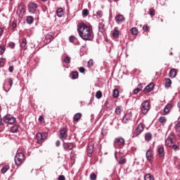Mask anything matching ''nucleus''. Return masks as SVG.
Returning a JSON list of instances; mask_svg holds the SVG:
<instances>
[{"mask_svg":"<svg viewBox=\"0 0 180 180\" xmlns=\"http://www.w3.org/2000/svg\"><path fill=\"white\" fill-rule=\"evenodd\" d=\"M77 32L79 37L82 40L91 41L94 39V32L91 30V27L82 22L77 25Z\"/></svg>","mask_w":180,"mask_h":180,"instance_id":"1","label":"nucleus"},{"mask_svg":"<svg viewBox=\"0 0 180 180\" xmlns=\"http://www.w3.org/2000/svg\"><path fill=\"white\" fill-rule=\"evenodd\" d=\"M25 155L22 153H16L14 158L15 164L17 167L22 165L25 162Z\"/></svg>","mask_w":180,"mask_h":180,"instance_id":"2","label":"nucleus"},{"mask_svg":"<svg viewBox=\"0 0 180 180\" xmlns=\"http://www.w3.org/2000/svg\"><path fill=\"white\" fill-rule=\"evenodd\" d=\"M114 147L115 148H122L124 147V139L119 136L114 139Z\"/></svg>","mask_w":180,"mask_h":180,"instance_id":"3","label":"nucleus"},{"mask_svg":"<svg viewBox=\"0 0 180 180\" xmlns=\"http://www.w3.org/2000/svg\"><path fill=\"white\" fill-rule=\"evenodd\" d=\"M25 13H26V7L25 6V4L20 3L18 7L17 15L19 18H22L25 16Z\"/></svg>","mask_w":180,"mask_h":180,"instance_id":"4","label":"nucleus"},{"mask_svg":"<svg viewBox=\"0 0 180 180\" xmlns=\"http://www.w3.org/2000/svg\"><path fill=\"white\" fill-rule=\"evenodd\" d=\"M141 110L143 113V115H147L148 113V111L150 110V103L147 101H144L142 102L141 105Z\"/></svg>","mask_w":180,"mask_h":180,"instance_id":"5","label":"nucleus"},{"mask_svg":"<svg viewBox=\"0 0 180 180\" xmlns=\"http://www.w3.org/2000/svg\"><path fill=\"white\" fill-rule=\"evenodd\" d=\"M143 131H144V125H143V123H139L136 129H135V133L133 135V138L134 137H137V136H140V134H141V133H143Z\"/></svg>","mask_w":180,"mask_h":180,"instance_id":"6","label":"nucleus"},{"mask_svg":"<svg viewBox=\"0 0 180 180\" xmlns=\"http://www.w3.org/2000/svg\"><path fill=\"white\" fill-rule=\"evenodd\" d=\"M4 123H8L9 124H13L16 122V118L11 115H6L3 117Z\"/></svg>","mask_w":180,"mask_h":180,"instance_id":"7","label":"nucleus"},{"mask_svg":"<svg viewBox=\"0 0 180 180\" xmlns=\"http://www.w3.org/2000/svg\"><path fill=\"white\" fill-rule=\"evenodd\" d=\"M146 157L149 164H153L154 161V152L153 151V150H148L146 153Z\"/></svg>","mask_w":180,"mask_h":180,"instance_id":"8","label":"nucleus"},{"mask_svg":"<svg viewBox=\"0 0 180 180\" xmlns=\"http://www.w3.org/2000/svg\"><path fill=\"white\" fill-rule=\"evenodd\" d=\"M156 153H158V155L160 157V158H164L165 157V150L164 149V146H158Z\"/></svg>","mask_w":180,"mask_h":180,"instance_id":"9","label":"nucleus"},{"mask_svg":"<svg viewBox=\"0 0 180 180\" xmlns=\"http://www.w3.org/2000/svg\"><path fill=\"white\" fill-rule=\"evenodd\" d=\"M59 139L62 140V141H64L67 137H68V134H67V129L63 128L59 131V135H58Z\"/></svg>","mask_w":180,"mask_h":180,"instance_id":"10","label":"nucleus"},{"mask_svg":"<svg viewBox=\"0 0 180 180\" xmlns=\"http://www.w3.org/2000/svg\"><path fill=\"white\" fill-rule=\"evenodd\" d=\"M36 137H37L38 144H41V143L44 140H46V139H47V134L38 133V134H37Z\"/></svg>","mask_w":180,"mask_h":180,"instance_id":"11","label":"nucleus"},{"mask_svg":"<svg viewBox=\"0 0 180 180\" xmlns=\"http://www.w3.org/2000/svg\"><path fill=\"white\" fill-rule=\"evenodd\" d=\"M63 146L65 151H70L74 148V143H65V141H63Z\"/></svg>","mask_w":180,"mask_h":180,"instance_id":"12","label":"nucleus"},{"mask_svg":"<svg viewBox=\"0 0 180 180\" xmlns=\"http://www.w3.org/2000/svg\"><path fill=\"white\" fill-rule=\"evenodd\" d=\"M37 10V4L36 3H29L28 4V11L30 13H34Z\"/></svg>","mask_w":180,"mask_h":180,"instance_id":"13","label":"nucleus"},{"mask_svg":"<svg viewBox=\"0 0 180 180\" xmlns=\"http://www.w3.org/2000/svg\"><path fill=\"white\" fill-rule=\"evenodd\" d=\"M115 20L117 25H122V23H123V22H124L125 18L123 15L118 14L115 16Z\"/></svg>","mask_w":180,"mask_h":180,"instance_id":"14","label":"nucleus"},{"mask_svg":"<svg viewBox=\"0 0 180 180\" xmlns=\"http://www.w3.org/2000/svg\"><path fill=\"white\" fill-rule=\"evenodd\" d=\"M153 90H154V83H150L144 88L143 92L144 94H148Z\"/></svg>","mask_w":180,"mask_h":180,"instance_id":"15","label":"nucleus"},{"mask_svg":"<svg viewBox=\"0 0 180 180\" xmlns=\"http://www.w3.org/2000/svg\"><path fill=\"white\" fill-rule=\"evenodd\" d=\"M130 119H131V112H127L123 117L122 123H128Z\"/></svg>","mask_w":180,"mask_h":180,"instance_id":"16","label":"nucleus"},{"mask_svg":"<svg viewBox=\"0 0 180 180\" xmlns=\"http://www.w3.org/2000/svg\"><path fill=\"white\" fill-rule=\"evenodd\" d=\"M172 104L171 103H168L165 105V108H164V115H168V113H169L171 109H172Z\"/></svg>","mask_w":180,"mask_h":180,"instance_id":"17","label":"nucleus"},{"mask_svg":"<svg viewBox=\"0 0 180 180\" xmlns=\"http://www.w3.org/2000/svg\"><path fill=\"white\" fill-rule=\"evenodd\" d=\"M27 44V41L26 40V38H23L20 44L21 50H26V49H27V46H26Z\"/></svg>","mask_w":180,"mask_h":180,"instance_id":"18","label":"nucleus"},{"mask_svg":"<svg viewBox=\"0 0 180 180\" xmlns=\"http://www.w3.org/2000/svg\"><path fill=\"white\" fill-rule=\"evenodd\" d=\"M174 141H172V136H169L166 140H165V145L167 147H172V143Z\"/></svg>","mask_w":180,"mask_h":180,"instance_id":"19","label":"nucleus"},{"mask_svg":"<svg viewBox=\"0 0 180 180\" xmlns=\"http://www.w3.org/2000/svg\"><path fill=\"white\" fill-rule=\"evenodd\" d=\"M115 158L117 161H118V163L122 165L123 164H126V160L123 158H120V159L117 158V155H116V151L115 152Z\"/></svg>","mask_w":180,"mask_h":180,"instance_id":"20","label":"nucleus"},{"mask_svg":"<svg viewBox=\"0 0 180 180\" xmlns=\"http://www.w3.org/2000/svg\"><path fill=\"white\" fill-rule=\"evenodd\" d=\"M81 117H82V113L81 112H77L76 113L74 117H73V121L74 122H79L81 120Z\"/></svg>","mask_w":180,"mask_h":180,"instance_id":"21","label":"nucleus"},{"mask_svg":"<svg viewBox=\"0 0 180 180\" xmlns=\"http://www.w3.org/2000/svg\"><path fill=\"white\" fill-rule=\"evenodd\" d=\"M87 153L89 155H91L92 153H94V144L92 143H89L88 147H87Z\"/></svg>","mask_w":180,"mask_h":180,"instance_id":"22","label":"nucleus"},{"mask_svg":"<svg viewBox=\"0 0 180 180\" xmlns=\"http://www.w3.org/2000/svg\"><path fill=\"white\" fill-rule=\"evenodd\" d=\"M98 31L100 33H103V32H105V24L103 22L98 23Z\"/></svg>","mask_w":180,"mask_h":180,"instance_id":"23","label":"nucleus"},{"mask_svg":"<svg viewBox=\"0 0 180 180\" xmlns=\"http://www.w3.org/2000/svg\"><path fill=\"white\" fill-rule=\"evenodd\" d=\"M8 84L10 85V86L8 90L5 89V86H4V89L5 92H8L12 88V85H13V79H12V78L8 79Z\"/></svg>","mask_w":180,"mask_h":180,"instance_id":"24","label":"nucleus"},{"mask_svg":"<svg viewBox=\"0 0 180 180\" xmlns=\"http://www.w3.org/2000/svg\"><path fill=\"white\" fill-rule=\"evenodd\" d=\"M175 77H176V71H175V69L172 68L169 71V77L175 78Z\"/></svg>","mask_w":180,"mask_h":180,"instance_id":"25","label":"nucleus"},{"mask_svg":"<svg viewBox=\"0 0 180 180\" xmlns=\"http://www.w3.org/2000/svg\"><path fill=\"white\" fill-rule=\"evenodd\" d=\"M172 85V81L169 78H165V86L166 88H169Z\"/></svg>","mask_w":180,"mask_h":180,"instance_id":"26","label":"nucleus"},{"mask_svg":"<svg viewBox=\"0 0 180 180\" xmlns=\"http://www.w3.org/2000/svg\"><path fill=\"white\" fill-rule=\"evenodd\" d=\"M143 178L144 180H155L154 176L150 174H146Z\"/></svg>","mask_w":180,"mask_h":180,"instance_id":"27","label":"nucleus"},{"mask_svg":"<svg viewBox=\"0 0 180 180\" xmlns=\"http://www.w3.org/2000/svg\"><path fill=\"white\" fill-rule=\"evenodd\" d=\"M18 130H19V127L17 124L13 125L11 128V133H18Z\"/></svg>","mask_w":180,"mask_h":180,"instance_id":"28","label":"nucleus"},{"mask_svg":"<svg viewBox=\"0 0 180 180\" xmlns=\"http://www.w3.org/2000/svg\"><path fill=\"white\" fill-rule=\"evenodd\" d=\"M57 16H58V18H61L63 15H64V11H63V8H58L57 11Z\"/></svg>","mask_w":180,"mask_h":180,"instance_id":"29","label":"nucleus"},{"mask_svg":"<svg viewBox=\"0 0 180 180\" xmlns=\"http://www.w3.org/2000/svg\"><path fill=\"white\" fill-rule=\"evenodd\" d=\"M120 34V32H119V30H115L114 32H112V36L115 39H119Z\"/></svg>","mask_w":180,"mask_h":180,"instance_id":"30","label":"nucleus"},{"mask_svg":"<svg viewBox=\"0 0 180 180\" xmlns=\"http://www.w3.org/2000/svg\"><path fill=\"white\" fill-rule=\"evenodd\" d=\"M112 96H113V98H119V89H115L113 90Z\"/></svg>","mask_w":180,"mask_h":180,"instance_id":"31","label":"nucleus"},{"mask_svg":"<svg viewBox=\"0 0 180 180\" xmlns=\"http://www.w3.org/2000/svg\"><path fill=\"white\" fill-rule=\"evenodd\" d=\"M151 139H153V135H151L150 133H146L145 134V140H146V141H150Z\"/></svg>","mask_w":180,"mask_h":180,"instance_id":"32","label":"nucleus"},{"mask_svg":"<svg viewBox=\"0 0 180 180\" xmlns=\"http://www.w3.org/2000/svg\"><path fill=\"white\" fill-rule=\"evenodd\" d=\"M34 21V18H33L32 16H28L27 18V23L28 25H32V23H33Z\"/></svg>","mask_w":180,"mask_h":180,"instance_id":"33","label":"nucleus"},{"mask_svg":"<svg viewBox=\"0 0 180 180\" xmlns=\"http://www.w3.org/2000/svg\"><path fill=\"white\" fill-rule=\"evenodd\" d=\"M131 33L134 36H137V34L139 33V30H137V28H136V27H132L131 29Z\"/></svg>","mask_w":180,"mask_h":180,"instance_id":"34","label":"nucleus"},{"mask_svg":"<svg viewBox=\"0 0 180 180\" xmlns=\"http://www.w3.org/2000/svg\"><path fill=\"white\" fill-rule=\"evenodd\" d=\"M64 63H65V64H70V63H71V57L70 56H65L64 58Z\"/></svg>","mask_w":180,"mask_h":180,"instance_id":"35","label":"nucleus"},{"mask_svg":"<svg viewBox=\"0 0 180 180\" xmlns=\"http://www.w3.org/2000/svg\"><path fill=\"white\" fill-rule=\"evenodd\" d=\"M78 77V72H73L72 73V79H77Z\"/></svg>","mask_w":180,"mask_h":180,"instance_id":"36","label":"nucleus"},{"mask_svg":"<svg viewBox=\"0 0 180 180\" xmlns=\"http://www.w3.org/2000/svg\"><path fill=\"white\" fill-rule=\"evenodd\" d=\"M149 15L153 18V16H155V10L154 8L149 9Z\"/></svg>","mask_w":180,"mask_h":180,"instance_id":"37","label":"nucleus"},{"mask_svg":"<svg viewBox=\"0 0 180 180\" xmlns=\"http://www.w3.org/2000/svg\"><path fill=\"white\" fill-rule=\"evenodd\" d=\"M115 113L116 115H120V113H122V108H120V106L116 107Z\"/></svg>","mask_w":180,"mask_h":180,"instance_id":"38","label":"nucleus"},{"mask_svg":"<svg viewBox=\"0 0 180 180\" xmlns=\"http://www.w3.org/2000/svg\"><path fill=\"white\" fill-rule=\"evenodd\" d=\"M96 98H97V99H101V98H102V91H98L96 93Z\"/></svg>","mask_w":180,"mask_h":180,"instance_id":"39","label":"nucleus"},{"mask_svg":"<svg viewBox=\"0 0 180 180\" xmlns=\"http://www.w3.org/2000/svg\"><path fill=\"white\" fill-rule=\"evenodd\" d=\"M172 148V149L174 150V151H179V146L174 144V145H172V146H170Z\"/></svg>","mask_w":180,"mask_h":180,"instance_id":"40","label":"nucleus"},{"mask_svg":"<svg viewBox=\"0 0 180 180\" xmlns=\"http://www.w3.org/2000/svg\"><path fill=\"white\" fill-rule=\"evenodd\" d=\"M174 129L176 131H180V120L176 124Z\"/></svg>","mask_w":180,"mask_h":180,"instance_id":"41","label":"nucleus"},{"mask_svg":"<svg viewBox=\"0 0 180 180\" xmlns=\"http://www.w3.org/2000/svg\"><path fill=\"white\" fill-rule=\"evenodd\" d=\"M46 39H49V40H53L54 38L53 37V33H48L46 36Z\"/></svg>","mask_w":180,"mask_h":180,"instance_id":"42","label":"nucleus"},{"mask_svg":"<svg viewBox=\"0 0 180 180\" xmlns=\"http://www.w3.org/2000/svg\"><path fill=\"white\" fill-rule=\"evenodd\" d=\"M160 123H166L167 122V118L165 117H160L159 118Z\"/></svg>","mask_w":180,"mask_h":180,"instance_id":"43","label":"nucleus"},{"mask_svg":"<svg viewBox=\"0 0 180 180\" xmlns=\"http://www.w3.org/2000/svg\"><path fill=\"white\" fill-rule=\"evenodd\" d=\"M75 40H77V38L75 37V36L72 35L69 37V41L70 43H74Z\"/></svg>","mask_w":180,"mask_h":180,"instance_id":"44","label":"nucleus"},{"mask_svg":"<svg viewBox=\"0 0 180 180\" xmlns=\"http://www.w3.org/2000/svg\"><path fill=\"white\" fill-rule=\"evenodd\" d=\"M96 178H97L96 174H95V173H91V174H90V179H91V180H96Z\"/></svg>","mask_w":180,"mask_h":180,"instance_id":"45","label":"nucleus"},{"mask_svg":"<svg viewBox=\"0 0 180 180\" xmlns=\"http://www.w3.org/2000/svg\"><path fill=\"white\" fill-rule=\"evenodd\" d=\"M88 15H89V11L88 9H84L82 11V16H87Z\"/></svg>","mask_w":180,"mask_h":180,"instance_id":"46","label":"nucleus"},{"mask_svg":"<svg viewBox=\"0 0 180 180\" xmlns=\"http://www.w3.org/2000/svg\"><path fill=\"white\" fill-rule=\"evenodd\" d=\"M8 166H4L1 169V174H6V172L8 171Z\"/></svg>","mask_w":180,"mask_h":180,"instance_id":"47","label":"nucleus"},{"mask_svg":"<svg viewBox=\"0 0 180 180\" xmlns=\"http://www.w3.org/2000/svg\"><path fill=\"white\" fill-rule=\"evenodd\" d=\"M88 67L89 68H91V67H92L94 65V60L92 59H90L89 61H88Z\"/></svg>","mask_w":180,"mask_h":180,"instance_id":"48","label":"nucleus"},{"mask_svg":"<svg viewBox=\"0 0 180 180\" xmlns=\"http://www.w3.org/2000/svg\"><path fill=\"white\" fill-rule=\"evenodd\" d=\"M5 46H0V56L4 54V53H5Z\"/></svg>","mask_w":180,"mask_h":180,"instance_id":"49","label":"nucleus"},{"mask_svg":"<svg viewBox=\"0 0 180 180\" xmlns=\"http://www.w3.org/2000/svg\"><path fill=\"white\" fill-rule=\"evenodd\" d=\"M5 65V60L4 58H0V67H4Z\"/></svg>","mask_w":180,"mask_h":180,"instance_id":"50","label":"nucleus"},{"mask_svg":"<svg viewBox=\"0 0 180 180\" xmlns=\"http://www.w3.org/2000/svg\"><path fill=\"white\" fill-rule=\"evenodd\" d=\"M97 16H99L100 18H102V16H103V13L102 12V11H98L96 13Z\"/></svg>","mask_w":180,"mask_h":180,"instance_id":"51","label":"nucleus"},{"mask_svg":"<svg viewBox=\"0 0 180 180\" xmlns=\"http://www.w3.org/2000/svg\"><path fill=\"white\" fill-rule=\"evenodd\" d=\"M79 72H81L82 74H84V72H85V68H84V67H80V68H79Z\"/></svg>","mask_w":180,"mask_h":180,"instance_id":"52","label":"nucleus"},{"mask_svg":"<svg viewBox=\"0 0 180 180\" xmlns=\"http://www.w3.org/2000/svg\"><path fill=\"white\" fill-rule=\"evenodd\" d=\"M8 46H9L10 49H15L14 42H9Z\"/></svg>","mask_w":180,"mask_h":180,"instance_id":"53","label":"nucleus"},{"mask_svg":"<svg viewBox=\"0 0 180 180\" xmlns=\"http://www.w3.org/2000/svg\"><path fill=\"white\" fill-rule=\"evenodd\" d=\"M58 180H65V176H64V175H60Z\"/></svg>","mask_w":180,"mask_h":180,"instance_id":"54","label":"nucleus"},{"mask_svg":"<svg viewBox=\"0 0 180 180\" xmlns=\"http://www.w3.org/2000/svg\"><path fill=\"white\" fill-rule=\"evenodd\" d=\"M9 72H13V66H10L8 68Z\"/></svg>","mask_w":180,"mask_h":180,"instance_id":"55","label":"nucleus"},{"mask_svg":"<svg viewBox=\"0 0 180 180\" xmlns=\"http://www.w3.org/2000/svg\"><path fill=\"white\" fill-rule=\"evenodd\" d=\"M38 120L39 122H41L42 120H44V117H43V115L39 116Z\"/></svg>","mask_w":180,"mask_h":180,"instance_id":"56","label":"nucleus"},{"mask_svg":"<svg viewBox=\"0 0 180 180\" xmlns=\"http://www.w3.org/2000/svg\"><path fill=\"white\" fill-rule=\"evenodd\" d=\"M143 30H144V32H147V30H148V27L147 25H144L143 27Z\"/></svg>","mask_w":180,"mask_h":180,"instance_id":"57","label":"nucleus"},{"mask_svg":"<svg viewBox=\"0 0 180 180\" xmlns=\"http://www.w3.org/2000/svg\"><path fill=\"white\" fill-rule=\"evenodd\" d=\"M12 26H13V29H15V27H17L18 25L16 24V22H13Z\"/></svg>","mask_w":180,"mask_h":180,"instance_id":"58","label":"nucleus"},{"mask_svg":"<svg viewBox=\"0 0 180 180\" xmlns=\"http://www.w3.org/2000/svg\"><path fill=\"white\" fill-rule=\"evenodd\" d=\"M60 141H56V147H60Z\"/></svg>","mask_w":180,"mask_h":180,"instance_id":"59","label":"nucleus"},{"mask_svg":"<svg viewBox=\"0 0 180 180\" xmlns=\"http://www.w3.org/2000/svg\"><path fill=\"white\" fill-rule=\"evenodd\" d=\"M137 88H139V89L141 91V89H143V84H139Z\"/></svg>","mask_w":180,"mask_h":180,"instance_id":"60","label":"nucleus"},{"mask_svg":"<svg viewBox=\"0 0 180 180\" xmlns=\"http://www.w3.org/2000/svg\"><path fill=\"white\" fill-rule=\"evenodd\" d=\"M3 34H4V29H2V27H0V36H2Z\"/></svg>","mask_w":180,"mask_h":180,"instance_id":"61","label":"nucleus"},{"mask_svg":"<svg viewBox=\"0 0 180 180\" xmlns=\"http://www.w3.org/2000/svg\"><path fill=\"white\" fill-rule=\"evenodd\" d=\"M4 124V122H2V116L0 115V126H2Z\"/></svg>","mask_w":180,"mask_h":180,"instance_id":"62","label":"nucleus"},{"mask_svg":"<svg viewBox=\"0 0 180 180\" xmlns=\"http://www.w3.org/2000/svg\"><path fill=\"white\" fill-rule=\"evenodd\" d=\"M134 94L135 95H137V94H139V91H137L136 89L134 90Z\"/></svg>","mask_w":180,"mask_h":180,"instance_id":"63","label":"nucleus"},{"mask_svg":"<svg viewBox=\"0 0 180 180\" xmlns=\"http://www.w3.org/2000/svg\"><path fill=\"white\" fill-rule=\"evenodd\" d=\"M177 106H178V108L180 109V102H179V103H177Z\"/></svg>","mask_w":180,"mask_h":180,"instance_id":"64","label":"nucleus"}]
</instances>
